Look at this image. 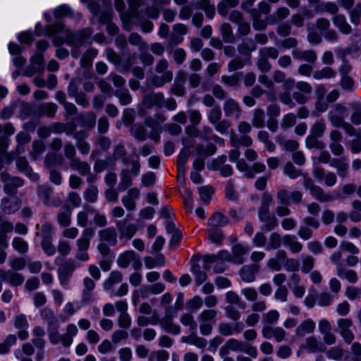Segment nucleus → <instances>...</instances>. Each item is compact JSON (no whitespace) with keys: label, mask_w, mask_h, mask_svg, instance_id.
Wrapping results in <instances>:
<instances>
[{"label":"nucleus","mask_w":361,"mask_h":361,"mask_svg":"<svg viewBox=\"0 0 361 361\" xmlns=\"http://www.w3.org/2000/svg\"><path fill=\"white\" fill-rule=\"evenodd\" d=\"M347 108L341 104H337L329 113V119L332 126L338 128L344 123V118L348 116Z\"/></svg>","instance_id":"obj_8"},{"label":"nucleus","mask_w":361,"mask_h":361,"mask_svg":"<svg viewBox=\"0 0 361 361\" xmlns=\"http://www.w3.org/2000/svg\"><path fill=\"white\" fill-rule=\"evenodd\" d=\"M173 315L164 316L161 319H159V322L161 327L164 329L166 332L178 334L180 331V328L178 325H176L172 322Z\"/></svg>","instance_id":"obj_21"},{"label":"nucleus","mask_w":361,"mask_h":361,"mask_svg":"<svg viewBox=\"0 0 361 361\" xmlns=\"http://www.w3.org/2000/svg\"><path fill=\"white\" fill-rule=\"evenodd\" d=\"M191 6L195 8H200L205 11L206 16L209 18H213L215 13V7L209 3V0H201L192 1Z\"/></svg>","instance_id":"obj_25"},{"label":"nucleus","mask_w":361,"mask_h":361,"mask_svg":"<svg viewBox=\"0 0 361 361\" xmlns=\"http://www.w3.org/2000/svg\"><path fill=\"white\" fill-rule=\"evenodd\" d=\"M149 105H157L160 107L164 106L165 102L164 94L161 92L152 94L144 99V104L147 106Z\"/></svg>","instance_id":"obj_38"},{"label":"nucleus","mask_w":361,"mask_h":361,"mask_svg":"<svg viewBox=\"0 0 361 361\" xmlns=\"http://www.w3.org/2000/svg\"><path fill=\"white\" fill-rule=\"evenodd\" d=\"M181 341L183 343L194 345L201 349L204 348L207 345V341L205 338L197 336L195 334H192L188 336H183Z\"/></svg>","instance_id":"obj_26"},{"label":"nucleus","mask_w":361,"mask_h":361,"mask_svg":"<svg viewBox=\"0 0 361 361\" xmlns=\"http://www.w3.org/2000/svg\"><path fill=\"white\" fill-rule=\"evenodd\" d=\"M169 63L165 59L159 60L156 66L155 71L158 73H162L159 76L153 78L152 82L156 87H161L165 83L170 82L173 79V73L171 71H167Z\"/></svg>","instance_id":"obj_5"},{"label":"nucleus","mask_w":361,"mask_h":361,"mask_svg":"<svg viewBox=\"0 0 361 361\" xmlns=\"http://www.w3.org/2000/svg\"><path fill=\"white\" fill-rule=\"evenodd\" d=\"M98 190L94 185H90L84 193V198L89 202H94L97 200Z\"/></svg>","instance_id":"obj_62"},{"label":"nucleus","mask_w":361,"mask_h":361,"mask_svg":"<svg viewBox=\"0 0 361 361\" xmlns=\"http://www.w3.org/2000/svg\"><path fill=\"white\" fill-rule=\"evenodd\" d=\"M71 210L68 207H63L57 214V221L60 226L67 227L71 222Z\"/></svg>","instance_id":"obj_29"},{"label":"nucleus","mask_w":361,"mask_h":361,"mask_svg":"<svg viewBox=\"0 0 361 361\" xmlns=\"http://www.w3.org/2000/svg\"><path fill=\"white\" fill-rule=\"evenodd\" d=\"M17 342V337L14 334L8 335L3 342L0 343V354H6L10 351V348Z\"/></svg>","instance_id":"obj_36"},{"label":"nucleus","mask_w":361,"mask_h":361,"mask_svg":"<svg viewBox=\"0 0 361 361\" xmlns=\"http://www.w3.org/2000/svg\"><path fill=\"white\" fill-rule=\"evenodd\" d=\"M50 32L51 34H56L60 32H65L66 42L69 45L79 46L83 44L86 39H88L92 35L90 29H85L78 33L73 34L69 30H65L64 27L61 23H56L51 26Z\"/></svg>","instance_id":"obj_2"},{"label":"nucleus","mask_w":361,"mask_h":361,"mask_svg":"<svg viewBox=\"0 0 361 361\" xmlns=\"http://www.w3.org/2000/svg\"><path fill=\"white\" fill-rule=\"evenodd\" d=\"M345 295L350 300L359 299L361 297V289L355 286H347L345 290Z\"/></svg>","instance_id":"obj_61"},{"label":"nucleus","mask_w":361,"mask_h":361,"mask_svg":"<svg viewBox=\"0 0 361 361\" xmlns=\"http://www.w3.org/2000/svg\"><path fill=\"white\" fill-rule=\"evenodd\" d=\"M76 269V262L73 259L65 261L58 269L59 279L62 286L68 283L69 278Z\"/></svg>","instance_id":"obj_7"},{"label":"nucleus","mask_w":361,"mask_h":361,"mask_svg":"<svg viewBox=\"0 0 361 361\" xmlns=\"http://www.w3.org/2000/svg\"><path fill=\"white\" fill-rule=\"evenodd\" d=\"M336 75V72L330 67H324L313 73V77L316 80L329 79L334 78Z\"/></svg>","instance_id":"obj_33"},{"label":"nucleus","mask_w":361,"mask_h":361,"mask_svg":"<svg viewBox=\"0 0 361 361\" xmlns=\"http://www.w3.org/2000/svg\"><path fill=\"white\" fill-rule=\"evenodd\" d=\"M13 247L20 254H25L28 251L27 243L20 237H15L12 240Z\"/></svg>","instance_id":"obj_43"},{"label":"nucleus","mask_w":361,"mask_h":361,"mask_svg":"<svg viewBox=\"0 0 361 361\" xmlns=\"http://www.w3.org/2000/svg\"><path fill=\"white\" fill-rule=\"evenodd\" d=\"M259 265L257 264H251L245 265L239 271V275L241 279L247 283H252L255 281L256 274L259 271Z\"/></svg>","instance_id":"obj_11"},{"label":"nucleus","mask_w":361,"mask_h":361,"mask_svg":"<svg viewBox=\"0 0 361 361\" xmlns=\"http://www.w3.org/2000/svg\"><path fill=\"white\" fill-rule=\"evenodd\" d=\"M335 27L343 34L348 35L352 31L350 25L347 22L346 18L343 14H337L332 18Z\"/></svg>","instance_id":"obj_17"},{"label":"nucleus","mask_w":361,"mask_h":361,"mask_svg":"<svg viewBox=\"0 0 361 361\" xmlns=\"http://www.w3.org/2000/svg\"><path fill=\"white\" fill-rule=\"evenodd\" d=\"M292 54L296 59H302L308 62H314L317 60V54L312 50L302 51L295 49L293 51Z\"/></svg>","instance_id":"obj_27"},{"label":"nucleus","mask_w":361,"mask_h":361,"mask_svg":"<svg viewBox=\"0 0 361 361\" xmlns=\"http://www.w3.org/2000/svg\"><path fill=\"white\" fill-rule=\"evenodd\" d=\"M99 240L102 243H107L109 245L114 246L117 243V233L113 227L100 230L98 233Z\"/></svg>","instance_id":"obj_15"},{"label":"nucleus","mask_w":361,"mask_h":361,"mask_svg":"<svg viewBox=\"0 0 361 361\" xmlns=\"http://www.w3.org/2000/svg\"><path fill=\"white\" fill-rule=\"evenodd\" d=\"M19 208L18 201L16 200L11 202L8 198H4L1 202V209L5 214H12Z\"/></svg>","instance_id":"obj_35"},{"label":"nucleus","mask_w":361,"mask_h":361,"mask_svg":"<svg viewBox=\"0 0 361 361\" xmlns=\"http://www.w3.org/2000/svg\"><path fill=\"white\" fill-rule=\"evenodd\" d=\"M0 277L5 281L8 282L13 286L21 285L24 281V277L21 274L13 271H4L0 269Z\"/></svg>","instance_id":"obj_13"},{"label":"nucleus","mask_w":361,"mask_h":361,"mask_svg":"<svg viewBox=\"0 0 361 361\" xmlns=\"http://www.w3.org/2000/svg\"><path fill=\"white\" fill-rule=\"evenodd\" d=\"M122 280L123 275L121 272L119 271H113L110 273L108 279L104 282V288L109 290L115 284L121 283Z\"/></svg>","instance_id":"obj_30"},{"label":"nucleus","mask_w":361,"mask_h":361,"mask_svg":"<svg viewBox=\"0 0 361 361\" xmlns=\"http://www.w3.org/2000/svg\"><path fill=\"white\" fill-rule=\"evenodd\" d=\"M57 109L58 107L56 104L48 102L44 103L40 106L39 112L45 116L53 117L55 115Z\"/></svg>","instance_id":"obj_50"},{"label":"nucleus","mask_w":361,"mask_h":361,"mask_svg":"<svg viewBox=\"0 0 361 361\" xmlns=\"http://www.w3.org/2000/svg\"><path fill=\"white\" fill-rule=\"evenodd\" d=\"M202 305L203 301L202 298L200 296L196 295L186 302L185 307L189 312H195L199 310Z\"/></svg>","instance_id":"obj_48"},{"label":"nucleus","mask_w":361,"mask_h":361,"mask_svg":"<svg viewBox=\"0 0 361 361\" xmlns=\"http://www.w3.org/2000/svg\"><path fill=\"white\" fill-rule=\"evenodd\" d=\"M30 62L31 65L25 70V75L30 77L35 73L43 71V68L42 67L44 63V57L42 54L37 53L35 54L30 59Z\"/></svg>","instance_id":"obj_12"},{"label":"nucleus","mask_w":361,"mask_h":361,"mask_svg":"<svg viewBox=\"0 0 361 361\" xmlns=\"http://www.w3.org/2000/svg\"><path fill=\"white\" fill-rule=\"evenodd\" d=\"M227 157L221 155L216 159H214L208 164L210 169L218 171L220 172L223 177H228L233 173V169L229 164H224L226 161Z\"/></svg>","instance_id":"obj_10"},{"label":"nucleus","mask_w":361,"mask_h":361,"mask_svg":"<svg viewBox=\"0 0 361 361\" xmlns=\"http://www.w3.org/2000/svg\"><path fill=\"white\" fill-rule=\"evenodd\" d=\"M309 188L311 194L320 202H325L330 199V196L324 194L323 190L313 184V182H307L305 185Z\"/></svg>","instance_id":"obj_31"},{"label":"nucleus","mask_w":361,"mask_h":361,"mask_svg":"<svg viewBox=\"0 0 361 361\" xmlns=\"http://www.w3.org/2000/svg\"><path fill=\"white\" fill-rule=\"evenodd\" d=\"M238 49L240 54H246L256 50L257 44L252 39H245L239 44Z\"/></svg>","instance_id":"obj_42"},{"label":"nucleus","mask_w":361,"mask_h":361,"mask_svg":"<svg viewBox=\"0 0 361 361\" xmlns=\"http://www.w3.org/2000/svg\"><path fill=\"white\" fill-rule=\"evenodd\" d=\"M238 0H221L217 5V11L221 16H226L228 8L235 7Z\"/></svg>","instance_id":"obj_39"},{"label":"nucleus","mask_w":361,"mask_h":361,"mask_svg":"<svg viewBox=\"0 0 361 361\" xmlns=\"http://www.w3.org/2000/svg\"><path fill=\"white\" fill-rule=\"evenodd\" d=\"M259 56H262L266 59L271 58L275 59L279 56V51L275 47H267L259 49Z\"/></svg>","instance_id":"obj_56"},{"label":"nucleus","mask_w":361,"mask_h":361,"mask_svg":"<svg viewBox=\"0 0 361 361\" xmlns=\"http://www.w3.org/2000/svg\"><path fill=\"white\" fill-rule=\"evenodd\" d=\"M115 95L119 99L121 105H128L132 102V97L127 90H118Z\"/></svg>","instance_id":"obj_59"},{"label":"nucleus","mask_w":361,"mask_h":361,"mask_svg":"<svg viewBox=\"0 0 361 361\" xmlns=\"http://www.w3.org/2000/svg\"><path fill=\"white\" fill-rule=\"evenodd\" d=\"M224 114L227 117L235 116L239 119L241 113V108L238 103L233 99L229 98L224 104Z\"/></svg>","instance_id":"obj_14"},{"label":"nucleus","mask_w":361,"mask_h":361,"mask_svg":"<svg viewBox=\"0 0 361 361\" xmlns=\"http://www.w3.org/2000/svg\"><path fill=\"white\" fill-rule=\"evenodd\" d=\"M315 329V323L310 319L302 321L295 329V335L303 337L307 334L312 333Z\"/></svg>","instance_id":"obj_22"},{"label":"nucleus","mask_w":361,"mask_h":361,"mask_svg":"<svg viewBox=\"0 0 361 361\" xmlns=\"http://www.w3.org/2000/svg\"><path fill=\"white\" fill-rule=\"evenodd\" d=\"M258 217L263 225L261 227L263 231L274 230L278 225V221L274 214H271L269 209H258Z\"/></svg>","instance_id":"obj_9"},{"label":"nucleus","mask_w":361,"mask_h":361,"mask_svg":"<svg viewBox=\"0 0 361 361\" xmlns=\"http://www.w3.org/2000/svg\"><path fill=\"white\" fill-rule=\"evenodd\" d=\"M252 124L256 128H262L264 126V112L262 109H256L253 113Z\"/></svg>","instance_id":"obj_47"},{"label":"nucleus","mask_w":361,"mask_h":361,"mask_svg":"<svg viewBox=\"0 0 361 361\" xmlns=\"http://www.w3.org/2000/svg\"><path fill=\"white\" fill-rule=\"evenodd\" d=\"M283 243V238L276 232H274L270 235L267 249L276 250L281 247Z\"/></svg>","instance_id":"obj_54"},{"label":"nucleus","mask_w":361,"mask_h":361,"mask_svg":"<svg viewBox=\"0 0 361 361\" xmlns=\"http://www.w3.org/2000/svg\"><path fill=\"white\" fill-rule=\"evenodd\" d=\"M230 351L245 353L252 357H257L258 353L257 348L246 342L235 339L229 338L219 350L220 357L227 355Z\"/></svg>","instance_id":"obj_1"},{"label":"nucleus","mask_w":361,"mask_h":361,"mask_svg":"<svg viewBox=\"0 0 361 361\" xmlns=\"http://www.w3.org/2000/svg\"><path fill=\"white\" fill-rule=\"evenodd\" d=\"M296 123V116L294 114H288L283 116L281 126L283 129L293 127Z\"/></svg>","instance_id":"obj_63"},{"label":"nucleus","mask_w":361,"mask_h":361,"mask_svg":"<svg viewBox=\"0 0 361 361\" xmlns=\"http://www.w3.org/2000/svg\"><path fill=\"white\" fill-rule=\"evenodd\" d=\"M283 243L292 253H298L302 250V245L295 235H286L283 237Z\"/></svg>","instance_id":"obj_20"},{"label":"nucleus","mask_w":361,"mask_h":361,"mask_svg":"<svg viewBox=\"0 0 361 361\" xmlns=\"http://www.w3.org/2000/svg\"><path fill=\"white\" fill-rule=\"evenodd\" d=\"M314 258L311 255L302 256V267L301 271L304 274L309 273L314 266Z\"/></svg>","instance_id":"obj_51"},{"label":"nucleus","mask_w":361,"mask_h":361,"mask_svg":"<svg viewBox=\"0 0 361 361\" xmlns=\"http://www.w3.org/2000/svg\"><path fill=\"white\" fill-rule=\"evenodd\" d=\"M97 55V51L94 49L87 50L80 60V65L84 68H88L92 64V60Z\"/></svg>","instance_id":"obj_52"},{"label":"nucleus","mask_w":361,"mask_h":361,"mask_svg":"<svg viewBox=\"0 0 361 361\" xmlns=\"http://www.w3.org/2000/svg\"><path fill=\"white\" fill-rule=\"evenodd\" d=\"M191 271L195 276V283L197 286L202 284L207 279L206 272L201 270V267L197 263L192 264Z\"/></svg>","instance_id":"obj_34"},{"label":"nucleus","mask_w":361,"mask_h":361,"mask_svg":"<svg viewBox=\"0 0 361 361\" xmlns=\"http://www.w3.org/2000/svg\"><path fill=\"white\" fill-rule=\"evenodd\" d=\"M40 317L42 319L47 323L48 329L52 327H59V321L54 311L49 307H44L40 311Z\"/></svg>","instance_id":"obj_19"},{"label":"nucleus","mask_w":361,"mask_h":361,"mask_svg":"<svg viewBox=\"0 0 361 361\" xmlns=\"http://www.w3.org/2000/svg\"><path fill=\"white\" fill-rule=\"evenodd\" d=\"M290 14V11L288 8L282 6L277 8L274 16H270L269 20L273 18V20L270 21V23H275L277 21H281L287 18Z\"/></svg>","instance_id":"obj_49"},{"label":"nucleus","mask_w":361,"mask_h":361,"mask_svg":"<svg viewBox=\"0 0 361 361\" xmlns=\"http://www.w3.org/2000/svg\"><path fill=\"white\" fill-rule=\"evenodd\" d=\"M208 224L212 228L224 226L228 224L227 218L220 212H215L208 221Z\"/></svg>","instance_id":"obj_32"},{"label":"nucleus","mask_w":361,"mask_h":361,"mask_svg":"<svg viewBox=\"0 0 361 361\" xmlns=\"http://www.w3.org/2000/svg\"><path fill=\"white\" fill-rule=\"evenodd\" d=\"M16 166L18 169L25 173L30 178L35 179L36 177L32 176V169L28 166L27 161L25 157H20L16 159Z\"/></svg>","instance_id":"obj_46"},{"label":"nucleus","mask_w":361,"mask_h":361,"mask_svg":"<svg viewBox=\"0 0 361 361\" xmlns=\"http://www.w3.org/2000/svg\"><path fill=\"white\" fill-rule=\"evenodd\" d=\"M326 123L324 119H319L312 126L310 134L317 137H322L326 130Z\"/></svg>","instance_id":"obj_40"},{"label":"nucleus","mask_w":361,"mask_h":361,"mask_svg":"<svg viewBox=\"0 0 361 361\" xmlns=\"http://www.w3.org/2000/svg\"><path fill=\"white\" fill-rule=\"evenodd\" d=\"M305 348L311 353L324 352L326 346L314 336L307 337L305 340Z\"/></svg>","instance_id":"obj_24"},{"label":"nucleus","mask_w":361,"mask_h":361,"mask_svg":"<svg viewBox=\"0 0 361 361\" xmlns=\"http://www.w3.org/2000/svg\"><path fill=\"white\" fill-rule=\"evenodd\" d=\"M279 317L280 314L277 310H271L262 314V321L264 325H272L278 322Z\"/></svg>","instance_id":"obj_37"},{"label":"nucleus","mask_w":361,"mask_h":361,"mask_svg":"<svg viewBox=\"0 0 361 361\" xmlns=\"http://www.w3.org/2000/svg\"><path fill=\"white\" fill-rule=\"evenodd\" d=\"M336 274L338 277L345 279L351 283H355L358 281V276L356 271L344 268L341 264L337 265Z\"/></svg>","instance_id":"obj_18"},{"label":"nucleus","mask_w":361,"mask_h":361,"mask_svg":"<svg viewBox=\"0 0 361 361\" xmlns=\"http://www.w3.org/2000/svg\"><path fill=\"white\" fill-rule=\"evenodd\" d=\"M78 328L75 324H69L67 325L66 333L61 336L60 343L63 347L68 348L72 344L73 337L78 334Z\"/></svg>","instance_id":"obj_16"},{"label":"nucleus","mask_w":361,"mask_h":361,"mask_svg":"<svg viewBox=\"0 0 361 361\" xmlns=\"http://www.w3.org/2000/svg\"><path fill=\"white\" fill-rule=\"evenodd\" d=\"M131 219L132 216L128 214L125 219L116 222V226L118 231L120 238L130 240L136 233L137 226L132 223L130 221Z\"/></svg>","instance_id":"obj_6"},{"label":"nucleus","mask_w":361,"mask_h":361,"mask_svg":"<svg viewBox=\"0 0 361 361\" xmlns=\"http://www.w3.org/2000/svg\"><path fill=\"white\" fill-rule=\"evenodd\" d=\"M226 300L228 303L231 305H237L240 307L244 308L245 307V303L242 301L240 296L233 291H228L226 294Z\"/></svg>","instance_id":"obj_53"},{"label":"nucleus","mask_w":361,"mask_h":361,"mask_svg":"<svg viewBox=\"0 0 361 361\" xmlns=\"http://www.w3.org/2000/svg\"><path fill=\"white\" fill-rule=\"evenodd\" d=\"M71 166L81 174H86L90 171V166L85 162H82L78 159H73Z\"/></svg>","instance_id":"obj_64"},{"label":"nucleus","mask_w":361,"mask_h":361,"mask_svg":"<svg viewBox=\"0 0 361 361\" xmlns=\"http://www.w3.org/2000/svg\"><path fill=\"white\" fill-rule=\"evenodd\" d=\"M136 253L133 250H128L121 253L117 259V264L121 268H127L130 263L135 259Z\"/></svg>","instance_id":"obj_28"},{"label":"nucleus","mask_w":361,"mask_h":361,"mask_svg":"<svg viewBox=\"0 0 361 361\" xmlns=\"http://www.w3.org/2000/svg\"><path fill=\"white\" fill-rule=\"evenodd\" d=\"M53 226L51 224L45 222L42 226L41 235L42 241L41 246L44 252L48 256H52L56 253V247L53 244Z\"/></svg>","instance_id":"obj_4"},{"label":"nucleus","mask_w":361,"mask_h":361,"mask_svg":"<svg viewBox=\"0 0 361 361\" xmlns=\"http://www.w3.org/2000/svg\"><path fill=\"white\" fill-rule=\"evenodd\" d=\"M216 316L217 312L214 309L204 310L197 316L200 331L202 335L207 336L212 333Z\"/></svg>","instance_id":"obj_3"},{"label":"nucleus","mask_w":361,"mask_h":361,"mask_svg":"<svg viewBox=\"0 0 361 361\" xmlns=\"http://www.w3.org/2000/svg\"><path fill=\"white\" fill-rule=\"evenodd\" d=\"M8 141L4 137H0V156L2 159L8 164L12 161L11 155L8 153H6L7 149Z\"/></svg>","instance_id":"obj_60"},{"label":"nucleus","mask_w":361,"mask_h":361,"mask_svg":"<svg viewBox=\"0 0 361 361\" xmlns=\"http://www.w3.org/2000/svg\"><path fill=\"white\" fill-rule=\"evenodd\" d=\"M317 136L310 135L306 137L305 145L309 149L316 148L317 149H323L325 145L323 142L318 140Z\"/></svg>","instance_id":"obj_45"},{"label":"nucleus","mask_w":361,"mask_h":361,"mask_svg":"<svg viewBox=\"0 0 361 361\" xmlns=\"http://www.w3.org/2000/svg\"><path fill=\"white\" fill-rule=\"evenodd\" d=\"M198 191L201 200L205 204H208L211 200L212 195L214 192V189L212 185H208L200 187Z\"/></svg>","instance_id":"obj_44"},{"label":"nucleus","mask_w":361,"mask_h":361,"mask_svg":"<svg viewBox=\"0 0 361 361\" xmlns=\"http://www.w3.org/2000/svg\"><path fill=\"white\" fill-rule=\"evenodd\" d=\"M240 73L232 75H224L221 77V82L228 87L237 86L240 80Z\"/></svg>","instance_id":"obj_55"},{"label":"nucleus","mask_w":361,"mask_h":361,"mask_svg":"<svg viewBox=\"0 0 361 361\" xmlns=\"http://www.w3.org/2000/svg\"><path fill=\"white\" fill-rule=\"evenodd\" d=\"M223 40L226 43H231L235 41L231 26L228 23H224L220 27Z\"/></svg>","instance_id":"obj_41"},{"label":"nucleus","mask_w":361,"mask_h":361,"mask_svg":"<svg viewBox=\"0 0 361 361\" xmlns=\"http://www.w3.org/2000/svg\"><path fill=\"white\" fill-rule=\"evenodd\" d=\"M223 232L218 228H212L208 230L209 239L216 244H219L223 239Z\"/></svg>","instance_id":"obj_58"},{"label":"nucleus","mask_w":361,"mask_h":361,"mask_svg":"<svg viewBox=\"0 0 361 361\" xmlns=\"http://www.w3.org/2000/svg\"><path fill=\"white\" fill-rule=\"evenodd\" d=\"M232 257L233 263L242 264L245 262L243 255L247 253L248 248L242 244L237 243L232 247Z\"/></svg>","instance_id":"obj_23"},{"label":"nucleus","mask_w":361,"mask_h":361,"mask_svg":"<svg viewBox=\"0 0 361 361\" xmlns=\"http://www.w3.org/2000/svg\"><path fill=\"white\" fill-rule=\"evenodd\" d=\"M236 167L238 171L245 173V178H252V170L243 159L237 161Z\"/></svg>","instance_id":"obj_57"}]
</instances>
